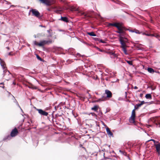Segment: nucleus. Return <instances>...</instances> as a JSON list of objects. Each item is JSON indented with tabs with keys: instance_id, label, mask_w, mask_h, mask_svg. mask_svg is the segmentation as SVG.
I'll return each mask as SVG.
<instances>
[{
	"instance_id": "1",
	"label": "nucleus",
	"mask_w": 160,
	"mask_h": 160,
	"mask_svg": "<svg viewBox=\"0 0 160 160\" xmlns=\"http://www.w3.org/2000/svg\"><path fill=\"white\" fill-rule=\"evenodd\" d=\"M73 11H75L78 15H83L86 18H90L94 17L96 18H99L100 16L99 15L95 13L93 11H92L90 12H88L87 13H85L84 12H82L78 8H72Z\"/></svg>"
},
{
	"instance_id": "2",
	"label": "nucleus",
	"mask_w": 160,
	"mask_h": 160,
	"mask_svg": "<svg viewBox=\"0 0 160 160\" xmlns=\"http://www.w3.org/2000/svg\"><path fill=\"white\" fill-rule=\"evenodd\" d=\"M52 40H43L40 41L39 43H38L36 41L33 42L34 45L38 46L39 47H43L45 44L52 43Z\"/></svg>"
},
{
	"instance_id": "3",
	"label": "nucleus",
	"mask_w": 160,
	"mask_h": 160,
	"mask_svg": "<svg viewBox=\"0 0 160 160\" xmlns=\"http://www.w3.org/2000/svg\"><path fill=\"white\" fill-rule=\"evenodd\" d=\"M135 110L133 109L132 111V115L129 118V120L130 123H134L135 122Z\"/></svg>"
},
{
	"instance_id": "4",
	"label": "nucleus",
	"mask_w": 160,
	"mask_h": 160,
	"mask_svg": "<svg viewBox=\"0 0 160 160\" xmlns=\"http://www.w3.org/2000/svg\"><path fill=\"white\" fill-rule=\"evenodd\" d=\"M30 12H32V15L33 16H34L37 17H40V13L36 9L32 8L30 10Z\"/></svg>"
},
{
	"instance_id": "5",
	"label": "nucleus",
	"mask_w": 160,
	"mask_h": 160,
	"mask_svg": "<svg viewBox=\"0 0 160 160\" xmlns=\"http://www.w3.org/2000/svg\"><path fill=\"white\" fill-rule=\"evenodd\" d=\"M118 36L119 37V40L121 44V48H125L127 46L126 44L123 41V39L124 38L123 37H122L121 35H119Z\"/></svg>"
},
{
	"instance_id": "6",
	"label": "nucleus",
	"mask_w": 160,
	"mask_h": 160,
	"mask_svg": "<svg viewBox=\"0 0 160 160\" xmlns=\"http://www.w3.org/2000/svg\"><path fill=\"white\" fill-rule=\"evenodd\" d=\"M36 110L38 111V113L41 116H47L48 115V112L42 109L36 108Z\"/></svg>"
},
{
	"instance_id": "7",
	"label": "nucleus",
	"mask_w": 160,
	"mask_h": 160,
	"mask_svg": "<svg viewBox=\"0 0 160 160\" xmlns=\"http://www.w3.org/2000/svg\"><path fill=\"white\" fill-rule=\"evenodd\" d=\"M18 130L16 128H15L11 132L10 136L12 137H14L16 136L18 134Z\"/></svg>"
},
{
	"instance_id": "8",
	"label": "nucleus",
	"mask_w": 160,
	"mask_h": 160,
	"mask_svg": "<svg viewBox=\"0 0 160 160\" xmlns=\"http://www.w3.org/2000/svg\"><path fill=\"white\" fill-rule=\"evenodd\" d=\"M108 26H113L116 27L118 30H120V28L117 23H108Z\"/></svg>"
},
{
	"instance_id": "9",
	"label": "nucleus",
	"mask_w": 160,
	"mask_h": 160,
	"mask_svg": "<svg viewBox=\"0 0 160 160\" xmlns=\"http://www.w3.org/2000/svg\"><path fill=\"white\" fill-rule=\"evenodd\" d=\"M105 93L107 95V98H110L112 97V93L108 89L105 90Z\"/></svg>"
},
{
	"instance_id": "10",
	"label": "nucleus",
	"mask_w": 160,
	"mask_h": 160,
	"mask_svg": "<svg viewBox=\"0 0 160 160\" xmlns=\"http://www.w3.org/2000/svg\"><path fill=\"white\" fill-rule=\"evenodd\" d=\"M42 3L45 4L47 6L50 5V2L48 0H39Z\"/></svg>"
},
{
	"instance_id": "11",
	"label": "nucleus",
	"mask_w": 160,
	"mask_h": 160,
	"mask_svg": "<svg viewBox=\"0 0 160 160\" xmlns=\"http://www.w3.org/2000/svg\"><path fill=\"white\" fill-rule=\"evenodd\" d=\"M106 131L107 134L110 137H113V135L112 133L111 132L108 128L107 127L106 128Z\"/></svg>"
},
{
	"instance_id": "12",
	"label": "nucleus",
	"mask_w": 160,
	"mask_h": 160,
	"mask_svg": "<svg viewBox=\"0 0 160 160\" xmlns=\"http://www.w3.org/2000/svg\"><path fill=\"white\" fill-rule=\"evenodd\" d=\"M59 20L66 22H69L68 19L66 17H62L61 16V18L59 19Z\"/></svg>"
},
{
	"instance_id": "13",
	"label": "nucleus",
	"mask_w": 160,
	"mask_h": 160,
	"mask_svg": "<svg viewBox=\"0 0 160 160\" xmlns=\"http://www.w3.org/2000/svg\"><path fill=\"white\" fill-rule=\"evenodd\" d=\"M66 51H67L70 54L74 55V54H73V51H74V49L72 48H70L68 50H66Z\"/></svg>"
},
{
	"instance_id": "14",
	"label": "nucleus",
	"mask_w": 160,
	"mask_h": 160,
	"mask_svg": "<svg viewBox=\"0 0 160 160\" xmlns=\"http://www.w3.org/2000/svg\"><path fill=\"white\" fill-rule=\"evenodd\" d=\"M117 33H119V35H121L122 37H123L125 34V32L123 31L122 29L120 28V30H118L115 31Z\"/></svg>"
},
{
	"instance_id": "15",
	"label": "nucleus",
	"mask_w": 160,
	"mask_h": 160,
	"mask_svg": "<svg viewBox=\"0 0 160 160\" xmlns=\"http://www.w3.org/2000/svg\"><path fill=\"white\" fill-rule=\"evenodd\" d=\"M155 146L156 147L157 151L159 152L160 151V143L158 142V144H155Z\"/></svg>"
},
{
	"instance_id": "16",
	"label": "nucleus",
	"mask_w": 160,
	"mask_h": 160,
	"mask_svg": "<svg viewBox=\"0 0 160 160\" xmlns=\"http://www.w3.org/2000/svg\"><path fill=\"white\" fill-rule=\"evenodd\" d=\"M98 106L95 105L91 109L92 110H94V111L97 112H98Z\"/></svg>"
},
{
	"instance_id": "17",
	"label": "nucleus",
	"mask_w": 160,
	"mask_h": 160,
	"mask_svg": "<svg viewBox=\"0 0 160 160\" xmlns=\"http://www.w3.org/2000/svg\"><path fill=\"white\" fill-rule=\"evenodd\" d=\"M12 69H18L19 70H29L28 69H24L21 67H12Z\"/></svg>"
},
{
	"instance_id": "18",
	"label": "nucleus",
	"mask_w": 160,
	"mask_h": 160,
	"mask_svg": "<svg viewBox=\"0 0 160 160\" xmlns=\"http://www.w3.org/2000/svg\"><path fill=\"white\" fill-rule=\"evenodd\" d=\"M87 34L88 35L91 36H96L97 35L95 34L94 32L92 31L91 32H87Z\"/></svg>"
},
{
	"instance_id": "19",
	"label": "nucleus",
	"mask_w": 160,
	"mask_h": 160,
	"mask_svg": "<svg viewBox=\"0 0 160 160\" xmlns=\"http://www.w3.org/2000/svg\"><path fill=\"white\" fill-rule=\"evenodd\" d=\"M0 64L1 66L2 67V68L3 69H4L6 68L5 65V63L3 61H1L0 62Z\"/></svg>"
},
{
	"instance_id": "20",
	"label": "nucleus",
	"mask_w": 160,
	"mask_h": 160,
	"mask_svg": "<svg viewBox=\"0 0 160 160\" xmlns=\"http://www.w3.org/2000/svg\"><path fill=\"white\" fill-rule=\"evenodd\" d=\"M106 98L104 97L103 96H102V98L98 99L97 100V102H100L101 101H103L105 100Z\"/></svg>"
},
{
	"instance_id": "21",
	"label": "nucleus",
	"mask_w": 160,
	"mask_h": 160,
	"mask_svg": "<svg viewBox=\"0 0 160 160\" xmlns=\"http://www.w3.org/2000/svg\"><path fill=\"white\" fill-rule=\"evenodd\" d=\"M145 98L147 99H151L152 96L150 94H147L145 96Z\"/></svg>"
},
{
	"instance_id": "22",
	"label": "nucleus",
	"mask_w": 160,
	"mask_h": 160,
	"mask_svg": "<svg viewBox=\"0 0 160 160\" xmlns=\"http://www.w3.org/2000/svg\"><path fill=\"white\" fill-rule=\"evenodd\" d=\"M142 35H145L147 36H153L154 35L152 34H150V33H146V32H143L142 33Z\"/></svg>"
},
{
	"instance_id": "23",
	"label": "nucleus",
	"mask_w": 160,
	"mask_h": 160,
	"mask_svg": "<svg viewBox=\"0 0 160 160\" xmlns=\"http://www.w3.org/2000/svg\"><path fill=\"white\" fill-rule=\"evenodd\" d=\"M51 29H49L47 31V32L48 33V35L47 36V37L48 38H50L52 36V34L51 33Z\"/></svg>"
},
{
	"instance_id": "24",
	"label": "nucleus",
	"mask_w": 160,
	"mask_h": 160,
	"mask_svg": "<svg viewBox=\"0 0 160 160\" xmlns=\"http://www.w3.org/2000/svg\"><path fill=\"white\" fill-rule=\"evenodd\" d=\"M141 106V105L140 104H137L135 105L134 106V109L135 110H137L138 108L139 107H140Z\"/></svg>"
},
{
	"instance_id": "25",
	"label": "nucleus",
	"mask_w": 160,
	"mask_h": 160,
	"mask_svg": "<svg viewBox=\"0 0 160 160\" xmlns=\"http://www.w3.org/2000/svg\"><path fill=\"white\" fill-rule=\"evenodd\" d=\"M143 69L145 70H154L152 68L150 67H148L147 68H145V66H143Z\"/></svg>"
},
{
	"instance_id": "26",
	"label": "nucleus",
	"mask_w": 160,
	"mask_h": 160,
	"mask_svg": "<svg viewBox=\"0 0 160 160\" xmlns=\"http://www.w3.org/2000/svg\"><path fill=\"white\" fill-rule=\"evenodd\" d=\"M122 49L123 51L124 52V53L126 55H128V53L127 52V50L126 48H122Z\"/></svg>"
},
{
	"instance_id": "27",
	"label": "nucleus",
	"mask_w": 160,
	"mask_h": 160,
	"mask_svg": "<svg viewBox=\"0 0 160 160\" xmlns=\"http://www.w3.org/2000/svg\"><path fill=\"white\" fill-rule=\"evenodd\" d=\"M10 136L9 135H8L7 136H6V137H5L3 139V140H5L7 139L9 140L10 139Z\"/></svg>"
},
{
	"instance_id": "28",
	"label": "nucleus",
	"mask_w": 160,
	"mask_h": 160,
	"mask_svg": "<svg viewBox=\"0 0 160 160\" xmlns=\"http://www.w3.org/2000/svg\"><path fill=\"white\" fill-rule=\"evenodd\" d=\"M62 48L60 47H57L55 48V50L57 51H60L62 50Z\"/></svg>"
},
{
	"instance_id": "29",
	"label": "nucleus",
	"mask_w": 160,
	"mask_h": 160,
	"mask_svg": "<svg viewBox=\"0 0 160 160\" xmlns=\"http://www.w3.org/2000/svg\"><path fill=\"white\" fill-rule=\"evenodd\" d=\"M148 71L151 73H153L154 72L159 73L158 71Z\"/></svg>"
},
{
	"instance_id": "30",
	"label": "nucleus",
	"mask_w": 160,
	"mask_h": 160,
	"mask_svg": "<svg viewBox=\"0 0 160 160\" xmlns=\"http://www.w3.org/2000/svg\"><path fill=\"white\" fill-rule=\"evenodd\" d=\"M14 98V102H16V104L17 105V106L19 107V108H20L21 110H22V109H21V107H20V106L19 105L18 102L17 101L16 99L14 98Z\"/></svg>"
},
{
	"instance_id": "31",
	"label": "nucleus",
	"mask_w": 160,
	"mask_h": 160,
	"mask_svg": "<svg viewBox=\"0 0 160 160\" xmlns=\"http://www.w3.org/2000/svg\"><path fill=\"white\" fill-rule=\"evenodd\" d=\"M36 57L37 58L38 60H39L40 61H42V59L38 55L36 54Z\"/></svg>"
},
{
	"instance_id": "32",
	"label": "nucleus",
	"mask_w": 160,
	"mask_h": 160,
	"mask_svg": "<svg viewBox=\"0 0 160 160\" xmlns=\"http://www.w3.org/2000/svg\"><path fill=\"white\" fill-rule=\"evenodd\" d=\"M136 33L138 34H140L141 33L142 34V32H140L139 30H137V29H135V32Z\"/></svg>"
},
{
	"instance_id": "33",
	"label": "nucleus",
	"mask_w": 160,
	"mask_h": 160,
	"mask_svg": "<svg viewBox=\"0 0 160 160\" xmlns=\"http://www.w3.org/2000/svg\"><path fill=\"white\" fill-rule=\"evenodd\" d=\"M98 115L100 117H101L102 116V113L100 110H99V111H98Z\"/></svg>"
},
{
	"instance_id": "34",
	"label": "nucleus",
	"mask_w": 160,
	"mask_h": 160,
	"mask_svg": "<svg viewBox=\"0 0 160 160\" xmlns=\"http://www.w3.org/2000/svg\"><path fill=\"white\" fill-rule=\"evenodd\" d=\"M99 42H101L103 43H106V42L103 40L101 39H99Z\"/></svg>"
},
{
	"instance_id": "35",
	"label": "nucleus",
	"mask_w": 160,
	"mask_h": 160,
	"mask_svg": "<svg viewBox=\"0 0 160 160\" xmlns=\"http://www.w3.org/2000/svg\"><path fill=\"white\" fill-rule=\"evenodd\" d=\"M127 62L130 65H132V62L131 61H127Z\"/></svg>"
},
{
	"instance_id": "36",
	"label": "nucleus",
	"mask_w": 160,
	"mask_h": 160,
	"mask_svg": "<svg viewBox=\"0 0 160 160\" xmlns=\"http://www.w3.org/2000/svg\"><path fill=\"white\" fill-rule=\"evenodd\" d=\"M93 39L96 41H98L99 42V38H93Z\"/></svg>"
},
{
	"instance_id": "37",
	"label": "nucleus",
	"mask_w": 160,
	"mask_h": 160,
	"mask_svg": "<svg viewBox=\"0 0 160 160\" xmlns=\"http://www.w3.org/2000/svg\"><path fill=\"white\" fill-rule=\"evenodd\" d=\"M109 53L110 54L113 55L115 57H116V54L114 52H109Z\"/></svg>"
},
{
	"instance_id": "38",
	"label": "nucleus",
	"mask_w": 160,
	"mask_h": 160,
	"mask_svg": "<svg viewBox=\"0 0 160 160\" xmlns=\"http://www.w3.org/2000/svg\"><path fill=\"white\" fill-rule=\"evenodd\" d=\"M152 141V142H153L154 143H155L156 142H157V143L158 142H156L155 140L153 139H151L150 140L148 141Z\"/></svg>"
},
{
	"instance_id": "39",
	"label": "nucleus",
	"mask_w": 160,
	"mask_h": 160,
	"mask_svg": "<svg viewBox=\"0 0 160 160\" xmlns=\"http://www.w3.org/2000/svg\"><path fill=\"white\" fill-rule=\"evenodd\" d=\"M99 68H98V69H104V68H103L102 67L101 65H100L99 66H98Z\"/></svg>"
},
{
	"instance_id": "40",
	"label": "nucleus",
	"mask_w": 160,
	"mask_h": 160,
	"mask_svg": "<svg viewBox=\"0 0 160 160\" xmlns=\"http://www.w3.org/2000/svg\"><path fill=\"white\" fill-rule=\"evenodd\" d=\"M75 57H76L77 56H78L79 57L81 56V55L79 53H77L76 55H74Z\"/></svg>"
},
{
	"instance_id": "41",
	"label": "nucleus",
	"mask_w": 160,
	"mask_h": 160,
	"mask_svg": "<svg viewBox=\"0 0 160 160\" xmlns=\"http://www.w3.org/2000/svg\"><path fill=\"white\" fill-rule=\"evenodd\" d=\"M121 154L123 155H124L125 156H127V154L126 152L124 151H122V153Z\"/></svg>"
},
{
	"instance_id": "42",
	"label": "nucleus",
	"mask_w": 160,
	"mask_h": 160,
	"mask_svg": "<svg viewBox=\"0 0 160 160\" xmlns=\"http://www.w3.org/2000/svg\"><path fill=\"white\" fill-rule=\"evenodd\" d=\"M127 30H128L129 32H135V29L134 30H130L129 29H128Z\"/></svg>"
},
{
	"instance_id": "43",
	"label": "nucleus",
	"mask_w": 160,
	"mask_h": 160,
	"mask_svg": "<svg viewBox=\"0 0 160 160\" xmlns=\"http://www.w3.org/2000/svg\"><path fill=\"white\" fill-rule=\"evenodd\" d=\"M145 103V102L144 101H142L141 102V103H139V104L141 105V106L142 105H143V104H144Z\"/></svg>"
},
{
	"instance_id": "44",
	"label": "nucleus",
	"mask_w": 160,
	"mask_h": 160,
	"mask_svg": "<svg viewBox=\"0 0 160 160\" xmlns=\"http://www.w3.org/2000/svg\"><path fill=\"white\" fill-rule=\"evenodd\" d=\"M12 52H10L8 53V55L9 56H13V55H14V54H12Z\"/></svg>"
},
{
	"instance_id": "45",
	"label": "nucleus",
	"mask_w": 160,
	"mask_h": 160,
	"mask_svg": "<svg viewBox=\"0 0 160 160\" xmlns=\"http://www.w3.org/2000/svg\"><path fill=\"white\" fill-rule=\"evenodd\" d=\"M91 114H92V116H97V115L96 114L94 113H91Z\"/></svg>"
},
{
	"instance_id": "46",
	"label": "nucleus",
	"mask_w": 160,
	"mask_h": 160,
	"mask_svg": "<svg viewBox=\"0 0 160 160\" xmlns=\"http://www.w3.org/2000/svg\"><path fill=\"white\" fill-rule=\"evenodd\" d=\"M123 41L126 44V43L128 41L126 40H124L123 39Z\"/></svg>"
},
{
	"instance_id": "47",
	"label": "nucleus",
	"mask_w": 160,
	"mask_h": 160,
	"mask_svg": "<svg viewBox=\"0 0 160 160\" xmlns=\"http://www.w3.org/2000/svg\"><path fill=\"white\" fill-rule=\"evenodd\" d=\"M97 48L98 49L99 51L101 52H102V50L101 49H100L99 48H98V47H97Z\"/></svg>"
},
{
	"instance_id": "48",
	"label": "nucleus",
	"mask_w": 160,
	"mask_h": 160,
	"mask_svg": "<svg viewBox=\"0 0 160 160\" xmlns=\"http://www.w3.org/2000/svg\"><path fill=\"white\" fill-rule=\"evenodd\" d=\"M5 71H6V72H7L8 73H10V72H9V70H8V71H3V72H5Z\"/></svg>"
},
{
	"instance_id": "49",
	"label": "nucleus",
	"mask_w": 160,
	"mask_h": 160,
	"mask_svg": "<svg viewBox=\"0 0 160 160\" xmlns=\"http://www.w3.org/2000/svg\"><path fill=\"white\" fill-rule=\"evenodd\" d=\"M69 61H70L71 62H73V61H72V60H68L67 61V62H69Z\"/></svg>"
},
{
	"instance_id": "50",
	"label": "nucleus",
	"mask_w": 160,
	"mask_h": 160,
	"mask_svg": "<svg viewBox=\"0 0 160 160\" xmlns=\"http://www.w3.org/2000/svg\"><path fill=\"white\" fill-rule=\"evenodd\" d=\"M87 93L89 94V98H91V96L90 94L88 92H87Z\"/></svg>"
},
{
	"instance_id": "51",
	"label": "nucleus",
	"mask_w": 160,
	"mask_h": 160,
	"mask_svg": "<svg viewBox=\"0 0 160 160\" xmlns=\"http://www.w3.org/2000/svg\"><path fill=\"white\" fill-rule=\"evenodd\" d=\"M125 97H127V93L126 92H125Z\"/></svg>"
},
{
	"instance_id": "52",
	"label": "nucleus",
	"mask_w": 160,
	"mask_h": 160,
	"mask_svg": "<svg viewBox=\"0 0 160 160\" xmlns=\"http://www.w3.org/2000/svg\"><path fill=\"white\" fill-rule=\"evenodd\" d=\"M134 88L135 89H137L138 88L136 86H135L134 87Z\"/></svg>"
},
{
	"instance_id": "53",
	"label": "nucleus",
	"mask_w": 160,
	"mask_h": 160,
	"mask_svg": "<svg viewBox=\"0 0 160 160\" xmlns=\"http://www.w3.org/2000/svg\"><path fill=\"white\" fill-rule=\"evenodd\" d=\"M6 48L8 49V50H9L10 49V48L8 47H7Z\"/></svg>"
},
{
	"instance_id": "54",
	"label": "nucleus",
	"mask_w": 160,
	"mask_h": 160,
	"mask_svg": "<svg viewBox=\"0 0 160 160\" xmlns=\"http://www.w3.org/2000/svg\"><path fill=\"white\" fill-rule=\"evenodd\" d=\"M119 152H120L121 153H122V151L121 150H119Z\"/></svg>"
},
{
	"instance_id": "55",
	"label": "nucleus",
	"mask_w": 160,
	"mask_h": 160,
	"mask_svg": "<svg viewBox=\"0 0 160 160\" xmlns=\"http://www.w3.org/2000/svg\"><path fill=\"white\" fill-rule=\"evenodd\" d=\"M39 26L42 27H45V26H43L42 25H40Z\"/></svg>"
},
{
	"instance_id": "56",
	"label": "nucleus",
	"mask_w": 160,
	"mask_h": 160,
	"mask_svg": "<svg viewBox=\"0 0 160 160\" xmlns=\"http://www.w3.org/2000/svg\"><path fill=\"white\" fill-rule=\"evenodd\" d=\"M121 10H122V11H123L124 12H125L126 13H127V14H128V13H127V12H125V11H124L123 9H122Z\"/></svg>"
},
{
	"instance_id": "57",
	"label": "nucleus",
	"mask_w": 160,
	"mask_h": 160,
	"mask_svg": "<svg viewBox=\"0 0 160 160\" xmlns=\"http://www.w3.org/2000/svg\"><path fill=\"white\" fill-rule=\"evenodd\" d=\"M121 3H122L120 1H118V4H120Z\"/></svg>"
},
{
	"instance_id": "58",
	"label": "nucleus",
	"mask_w": 160,
	"mask_h": 160,
	"mask_svg": "<svg viewBox=\"0 0 160 160\" xmlns=\"http://www.w3.org/2000/svg\"><path fill=\"white\" fill-rule=\"evenodd\" d=\"M1 84H2V85H4V83L3 82L0 83V85H1Z\"/></svg>"
},
{
	"instance_id": "59",
	"label": "nucleus",
	"mask_w": 160,
	"mask_h": 160,
	"mask_svg": "<svg viewBox=\"0 0 160 160\" xmlns=\"http://www.w3.org/2000/svg\"><path fill=\"white\" fill-rule=\"evenodd\" d=\"M0 87H2V88H4V85H3V86H0Z\"/></svg>"
},
{
	"instance_id": "60",
	"label": "nucleus",
	"mask_w": 160,
	"mask_h": 160,
	"mask_svg": "<svg viewBox=\"0 0 160 160\" xmlns=\"http://www.w3.org/2000/svg\"><path fill=\"white\" fill-rule=\"evenodd\" d=\"M123 4V5H125V6H126V7H127V8H128V5H126V4Z\"/></svg>"
},
{
	"instance_id": "61",
	"label": "nucleus",
	"mask_w": 160,
	"mask_h": 160,
	"mask_svg": "<svg viewBox=\"0 0 160 160\" xmlns=\"http://www.w3.org/2000/svg\"><path fill=\"white\" fill-rule=\"evenodd\" d=\"M30 12H30V11L29 12V13H28V15H30Z\"/></svg>"
},
{
	"instance_id": "62",
	"label": "nucleus",
	"mask_w": 160,
	"mask_h": 160,
	"mask_svg": "<svg viewBox=\"0 0 160 160\" xmlns=\"http://www.w3.org/2000/svg\"><path fill=\"white\" fill-rule=\"evenodd\" d=\"M13 84H14V85H15V83L14 82H13Z\"/></svg>"
},
{
	"instance_id": "63",
	"label": "nucleus",
	"mask_w": 160,
	"mask_h": 160,
	"mask_svg": "<svg viewBox=\"0 0 160 160\" xmlns=\"http://www.w3.org/2000/svg\"><path fill=\"white\" fill-rule=\"evenodd\" d=\"M82 67H79V69H81V68Z\"/></svg>"
},
{
	"instance_id": "64",
	"label": "nucleus",
	"mask_w": 160,
	"mask_h": 160,
	"mask_svg": "<svg viewBox=\"0 0 160 160\" xmlns=\"http://www.w3.org/2000/svg\"><path fill=\"white\" fill-rule=\"evenodd\" d=\"M61 54H65V53H61Z\"/></svg>"
}]
</instances>
